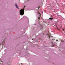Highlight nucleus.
Segmentation results:
<instances>
[{"instance_id":"f257e3e1","label":"nucleus","mask_w":65,"mask_h":65,"mask_svg":"<svg viewBox=\"0 0 65 65\" xmlns=\"http://www.w3.org/2000/svg\"><path fill=\"white\" fill-rule=\"evenodd\" d=\"M25 6H24L23 9L20 10V15H23L24 14V9L25 8Z\"/></svg>"},{"instance_id":"f03ea898","label":"nucleus","mask_w":65,"mask_h":65,"mask_svg":"<svg viewBox=\"0 0 65 65\" xmlns=\"http://www.w3.org/2000/svg\"><path fill=\"white\" fill-rule=\"evenodd\" d=\"M15 7H16V8H18V9H19V8L18 7V5H17L15 4Z\"/></svg>"},{"instance_id":"7ed1b4c3","label":"nucleus","mask_w":65,"mask_h":65,"mask_svg":"<svg viewBox=\"0 0 65 65\" xmlns=\"http://www.w3.org/2000/svg\"><path fill=\"white\" fill-rule=\"evenodd\" d=\"M47 35H48V36H48V37L49 38V39H50V36H50V35H49L48 34Z\"/></svg>"},{"instance_id":"20e7f679","label":"nucleus","mask_w":65,"mask_h":65,"mask_svg":"<svg viewBox=\"0 0 65 65\" xmlns=\"http://www.w3.org/2000/svg\"><path fill=\"white\" fill-rule=\"evenodd\" d=\"M40 17L39 16V17L38 18V21H39V20H40Z\"/></svg>"},{"instance_id":"39448f33","label":"nucleus","mask_w":65,"mask_h":65,"mask_svg":"<svg viewBox=\"0 0 65 65\" xmlns=\"http://www.w3.org/2000/svg\"><path fill=\"white\" fill-rule=\"evenodd\" d=\"M49 20H52V19H53V18H49Z\"/></svg>"},{"instance_id":"423d86ee","label":"nucleus","mask_w":65,"mask_h":65,"mask_svg":"<svg viewBox=\"0 0 65 65\" xmlns=\"http://www.w3.org/2000/svg\"><path fill=\"white\" fill-rule=\"evenodd\" d=\"M38 13H39V14H40V15H41L40 14V13H39V12H38Z\"/></svg>"},{"instance_id":"0eeeda50","label":"nucleus","mask_w":65,"mask_h":65,"mask_svg":"<svg viewBox=\"0 0 65 65\" xmlns=\"http://www.w3.org/2000/svg\"><path fill=\"white\" fill-rule=\"evenodd\" d=\"M61 41V42H62V43H63V40H62Z\"/></svg>"},{"instance_id":"6e6552de","label":"nucleus","mask_w":65,"mask_h":65,"mask_svg":"<svg viewBox=\"0 0 65 65\" xmlns=\"http://www.w3.org/2000/svg\"><path fill=\"white\" fill-rule=\"evenodd\" d=\"M56 40L57 41H58L57 40Z\"/></svg>"},{"instance_id":"1a4fd4ad","label":"nucleus","mask_w":65,"mask_h":65,"mask_svg":"<svg viewBox=\"0 0 65 65\" xmlns=\"http://www.w3.org/2000/svg\"><path fill=\"white\" fill-rule=\"evenodd\" d=\"M62 30H63V31H64V29H63Z\"/></svg>"},{"instance_id":"9d476101","label":"nucleus","mask_w":65,"mask_h":65,"mask_svg":"<svg viewBox=\"0 0 65 65\" xmlns=\"http://www.w3.org/2000/svg\"><path fill=\"white\" fill-rule=\"evenodd\" d=\"M57 29H58V30H59V29H58V28H57Z\"/></svg>"},{"instance_id":"9b49d317","label":"nucleus","mask_w":65,"mask_h":65,"mask_svg":"<svg viewBox=\"0 0 65 65\" xmlns=\"http://www.w3.org/2000/svg\"><path fill=\"white\" fill-rule=\"evenodd\" d=\"M49 34V35H51L50 34V33Z\"/></svg>"},{"instance_id":"f8f14e48","label":"nucleus","mask_w":65,"mask_h":65,"mask_svg":"<svg viewBox=\"0 0 65 65\" xmlns=\"http://www.w3.org/2000/svg\"><path fill=\"white\" fill-rule=\"evenodd\" d=\"M48 33H49V31H48Z\"/></svg>"},{"instance_id":"ddd939ff","label":"nucleus","mask_w":65,"mask_h":65,"mask_svg":"<svg viewBox=\"0 0 65 65\" xmlns=\"http://www.w3.org/2000/svg\"><path fill=\"white\" fill-rule=\"evenodd\" d=\"M52 40H54V39H53Z\"/></svg>"},{"instance_id":"4468645a","label":"nucleus","mask_w":65,"mask_h":65,"mask_svg":"<svg viewBox=\"0 0 65 65\" xmlns=\"http://www.w3.org/2000/svg\"><path fill=\"white\" fill-rule=\"evenodd\" d=\"M32 40H33V39H32Z\"/></svg>"}]
</instances>
